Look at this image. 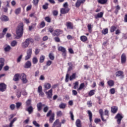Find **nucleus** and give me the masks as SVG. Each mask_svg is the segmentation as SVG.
Wrapping results in <instances>:
<instances>
[{
	"instance_id": "1",
	"label": "nucleus",
	"mask_w": 127,
	"mask_h": 127,
	"mask_svg": "<svg viewBox=\"0 0 127 127\" xmlns=\"http://www.w3.org/2000/svg\"><path fill=\"white\" fill-rule=\"evenodd\" d=\"M23 23H20L18 24L16 30V33L17 36H16V39H19L23 34Z\"/></svg>"
},
{
	"instance_id": "2",
	"label": "nucleus",
	"mask_w": 127,
	"mask_h": 127,
	"mask_svg": "<svg viewBox=\"0 0 127 127\" xmlns=\"http://www.w3.org/2000/svg\"><path fill=\"white\" fill-rule=\"evenodd\" d=\"M31 55H32V49H29L27 51V55L25 56V60L26 61L30 58H31Z\"/></svg>"
},
{
	"instance_id": "3",
	"label": "nucleus",
	"mask_w": 127,
	"mask_h": 127,
	"mask_svg": "<svg viewBox=\"0 0 127 127\" xmlns=\"http://www.w3.org/2000/svg\"><path fill=\"white\" fill-rule=\"evenodd\" d=\"M123 114L118 113L116 116L115 117V119L117 120V124L118 125H121V123L122 122V120L123 119Z\"/></svg>"
},
{
	"instance_id": "4",
	"label": "nucleus",
	"mask_w": 127,
	"mask_h": 127,
	"mask_svg": "<svg viewBox=\"0 0 127 127\" xmlns=\"http://www.w3.org/2000/svg\"><path fill=\"white\" fill-rule=\"evenodd\" d=\"M58 50L59 51H61L62 52V55L63 56H64V57H66L67 55V52L66 51V49L62 46H60L58 47Z\"/></svg>"
},
{
	"instance_id": "5",
	"label": "nucleus",
	"mask_w": 127,
	"mask_h": 127,
	"mask_svg": "<svg viewBox=\"0 0 127 127\" xmlns=\"http://www.w3.org/2000/svg\"><path fill=\"white\" fill-rule=\"evenodd\" d=\"M20 77H21V81H22L23 84H26L27 83H28V80H27V78H26V75H25V74L22 73L21 74Z\"/></svg>"
},
{
	"instance_id": "6",
	"label": "nucleus",
	"mask_w": 127,
	"mask_h": 127,
	"mask_svg": "<svg viewBox=\"0 0 127 127\" xmlns=\"http://www.w3.org/2000/svg\"><path fill=\"white\" fill-rule=\"evenodd\" d=\"M53 90H52V89H50L48 91L46 92V95H47L48 99H52V96H53Z\"/></svg>"
},
{
	"instance_id": "7",
	"label": "nucleus",
	"mask_w": 127,
	"mask_h": 127,
	"mask_svg": "<svg viewBox=\"0 0 127 127\" xmlns=\"http://www.w3.org/2000/svg\"><path fill=\"white\" fill-rule=\"evenodd\" d=\"M63 33V31L60 29H57L55 30V33H53V36H59L60 34H62Z\"/></svg>"
},
{
	"instance_id": "8",
	"label": "nucleus",
	"mask_w": 127,
	"mask_h": 127,
	"mask_svg": "<svg viewBox=\"0 0 127 127\" xmlns=\"http://www.w3.org/2000/svg\"><path fill=\"white\" fill-rule=\"evenodd\" d=\"M6 90V84L4 83H0V92H4Z\"/></svg>"
},
{
	"instance_id": "9",
	"label": "nucleus",
	"mask_w": 127,
	"mask_h": 127,
	"mask_svg": "<svg viewBox=\"0 0 127 127\" xmlns=\"http://www.w3.org/2000/svg\"><path fill=\"white\" fill-rule=\"evenodd\" d=\"M38 92L39 94V96L41 97H44V93L42 91V86L40 85L38 88Z\"/></svg>"
},
{
	"instance_id": "10",
	"label": "nucleus",
	"mask_w": 127,
	"mask_h": 127,
	"mask_svg": "<svg viewBox=\"0 0 127 127\" xmlns=\"http://www.w3.org/2000/svg\"><path fill=\"white\" fill-rule=\"evenodd\" d=\"M69 10H70L69 8H62L61 9V13L62 14H65V13L69 12Z\"/></svg>"
},
{
	"instance_id": "11",
	"label": "nucleus",
	"mask_w": 127,
	"mask_h": 127,
	"mask_svg": "<svg viewBox=\"0 0 127 127\" xmlns=\"http://www.w3.org/2000/svg\"><path fill=\"white\" fill-rule=\"evenodd\" d=\"M127 62V56H126V54L123 53L121 56V63L124 64Z\"/></svg>"
},
{
	"instance_id": "12",
	"label": "nucleus",
	"mask_w": 127,
	"mask_h": 127,
	"mask_svg": "<svg viewBox=\"0 0 127 127\" xmlns=\"http://www.w3.org/2000/svg\"><path fill=\"white\" fill-rule=\"evenodd\" d=\"M85 0H77L76 2L75 3V6L76 7H79L80 5H81V3L85 2Z\"/></svg>"
},
{
	"instance_id": "13",
	"label": "nucleus",
	"mask_w": 127,
	"mask_h": 127,
	"mask_svg": "<svg viewBox=\"0 0 127 127\" xmlns=\"http://www.w3.org/2000/svg\"><path fill=\"white\" fill-rule=\"evenodd\" d=\"M0 19L2 21H8L9 20V19L8 18V17L6 15H1L0 17Z\"/></svg>"
},
{
	"instance_id": "14",
	"label": "nucleus",
	"mask_w": 127,
	"mask_h": 127,
	"mask_svg": "<svg viewBox=\"0 0 127 127\" xmlns=\"http://www.w3.org/2000/svg\"><path fill=\"white\" fill-rule=\"evenodd\" d=\"M3 47L5 52H8L11 49L10 46L8 45H5Z\"/></svg>"
},
{
	"instance_id": "15",
	"label": "nucleus",
	"mask_w": 127,
	"mask_h": 127,
	"mask_svg": "<svg viewBox=\"0 0 127 127\" xmlns=\"http://www.w3.org/2000/svg\"><path fill=\"white\" fill-rule=\"evenodd\" d=\"M66 26L67 28H69V29H73L74 27L73 24L71 23V22H66Z\"/></svg>"
},
{
	"instance_id": "16",
	"label": "nucleus",
	"mask_w": 127,
	"mask_h": 127,
	"mask_svg": "<svg viewBox=\"0 0 127 127\" xmlns=\"http://www.w3.org/2000/svg\"><path fill=\"white\" fill-rule=\"evenodd\" d=\"M55 120V114L54 113H53L50 117V119H49L50 124H52V123L54 122Z\"/></svg>"
},
{
	"instance_id": "17",
	"label": "nucleus",
	"mask_w": 127,
	"mask_h": 127,
	"mask_svg": "<svg viewBox=\"0 0 127 127\" xmlns=\"http://www.w3.org/2000/svg\"><path fill=\"white\" fill-rule=\"evenodd\" d=\"M31 67V62L29 61L26 62L24 65V68H28Z\"/></svg>"
},
{
	"instance_id": "18",
	"label": "nucleus",
	"mask_w": 127,
	"mask_h": 127,
	"mask_svg": "<svg viewBox=\"0 0 127 127\" xmlns=\"http://www.w3.org/2000/svg\"><path fill=\"white\" fill-rule=\"evenodd\" d=\"M26 41L28 45H29L30 44H32L34 42V40L32 38H29L26 39Z\"/></svg>"
},
{
	"instance_id": "19",
	"label": "nucleus",
	"mask_w": 127,
	"mask_h": 127,
	"mask_svg": "<svg viewBox=\"0 0 127 127\" xmlns=\"http://www.w3.org/2000/svg\"><path fill=\"white\" fill-rule=\"evenodd\" d=\"M103 109L99 110V114L101 117L102 121H103V122H106V121H107V119H105V118H104V114H103Z\"/></svg>"
},
{
	"instance_id": "20",
	"label": "nucleus",
	"mask_w": 127,
	"mask_h": 127,
	"mask_svg": "<svg viewBox=\"0 0 127 127\" xmlns=\"http://www.w3.org/2000/svg\"><path fill=\"white\" fill-rule=\"evenodd\" d=\"M60 121L59 119H57L55 121V122L54 123V124H53V126L52 127H58V126H59V125H60Z\"/></svg>"
},
{
	"instance_id": "21",
	"label": "nucleus",
	"mask_w": 127,
	"mask_h": 127,
	"mask_svg": "<svg viewBox=\"0 0 127 127\" xmlns=\"http://www.w3.org/2000/svg\"><path fill=\"white\" fill-rule=\"evenodd\" d=\"M13 80V81H15V82H17V81H19V73L15 74L14 76Z\"/></svg>"
},
{
	"instance_id": "22",
	"label": "nucleus",
	"mask_w": 127,
	"mask_h": 127,
	"mask_svg": "<svg viewBox=\"0 0 127 127\" xmlns=\"http://www.w3.org/2000/svg\"><path fill=\"white\" fill-rule=\"evenodd\" d=\"M44 87L45 90L46 91L47 90H49V89L51 88V84L50 83H45L44 84Z\"/></svg>"
},
{
	"instance_id": "23",
	"label": "nucleus",
	"mask_w": 127,
	"mask_h": 127,
	"mask_svg": "<svg viewBox=\"0 0 127 127\" xmlns=\"http://www.w3.org/2000/svg\"><path fill=\"white\" fill-rule=\"evenodd\" d=\"M75 126L77 127H82V124H81V121L80 120H76L75 122Z\"/></svg>"
},
{
	"instance_id": "24",
	"label": "nucleus",
	"mask_w": 127,
	"mask_h": 127,
	"mask_svg": "<svg viewBox=\"0 0 127 127\" xmlns=\"http://www.w3.org/2000/svg\"><path fill=\"white\" fill-rule=\"evenodd\" d=\"M26 111H27V112H28L29 114L30 115V114H31L32 112H33V108H32V106H29L26 109Z\"/></svg>"
},
{
	"instance_id": "25",
	"label": "nucleus",
	"mask_w": 127,
	"mask_h": 127,
	"mask_svg": "<svg viewBox=\"0 0 127 127\" xmlns=\"http://www.w3.org/2000/svg\"><path fill=\"white\" fill-rule=\"evenodd\" d=\"M118 111V108L116 106H113L111 107V112L113 114H116Z\"/></svg>"
},
{
	"instance_id": "26",
	"label": "nucleus",
	"mask_w": 127,
	"mask_h": 127,
	"mask_svg": "<svg viewBox=\"0 0 127 127\" xmlns=\"http://www.w3.org/2000/svg\"><path fill=\"white\" fill-rule=\"evenodd\" d=\"M88 114L89 117V121H90V122L91 123V122H92V119L93 118V114H92V112L90 110L88 111Z\"/></svg>"
},
{
	"instance_id": "27",
	"label": "nucleus",
	"mask_w": 127,
	"mask_h": 127,
	"mask_svg": "<svg viewBox=\"0 0 127 127\" xmlns=\"http://www.w3.org/2000/svg\"><path fill=\"white\" fill-rule=\"evenodd\" d=\"M28 44L26 41L22 43V48H27V47H28Z\"/></svg>"
},
{
	"instance_id": "28",
	"label": "nucleus",
	"mask_w": 127,
	"mask_h": 127,
	"mask_svg": "<svg viewBox=\"0 0 127 127\" xmlns=\"http://www.w3.org/2000/svg\"><path fill=\"white\" fill-rule=\"evenodd\" d=\"M107 83L110 87H113L114 85H115V82H114L113 80H109L107 82Z\"/></svg>"
},
{
	"instance_id": "29",
	"label": "nucleus",
	"mask_w": 127,
	"mask_h": 127,
	"mask_svg": "<svg viewBox=\"0 0 127 127\" xmlns=\"http://www.w3.org/2000/svg\"><path fill=\"white\" fill-rule=\"evenodd\" d=\"M37 108L38 109V111L40 112V111L42 109V103H41V102L39 103L37 105Z\"/></svg>"
},
{
	"instance_id": "30",
	"label": "nucleus",
	"mask_w": 127,
	"mask_h": 127,
	"mask_svg": "<svg viewBox=\"0 0 127 127\" xmlns=\"http://www.w3.org/2000/svg\"><path fill=\"white\" fill-rule=\"evenodd\" d=\"M17 120V118H14L10 123L9 124V127H13V123L14 122H16V121Z\"/></svg>"
},
{
	"instance_id": "31",
	"label": "nucleus",
	"mask_w": 127,
	"mask_h": 127,
	"mask_svg": "<svg viewBox=\"0 0 127 127\" xmlns=\"http://www.w3.org/2000/svg\"><path fill=\"white\" fill-rule=\"evenodd\" d=\"M17 120V118H14L10 123L9 124V127H13V123L14 122H16V121Z\"/></svg>"
},
{
	"instance_id": "32",
	"label": "nucleus",
	"mask_w": 127,
	"mask_h": 127,
	"mask_svg": "<svg viewBox=\"0 0 127 127\" xmlns=\"http://www.w3.org/2000/svg\"><path fill=\"white\" fill-rule=\"evenodd\" d=\"M38 62V59H37V58L36 57H34L32 59V63L33 64H37Z\"/></svg>"
},
{
	"instance_id": "33",
	"label": "nucleus",
	"mask_w": 127,
	"mask_h": 127,
	"mask_svg": "<svg viewBox=\"0 0 127 127\" xmlns=\"http://www.w3.org/2000/svg\"><path fill=\"white\" fill-rule=\"evenodd\" d=\"M21 12V8L19 7L15 10V13L17 15V14H19Z\"/></svg>"
},
{
	"instance_id": "34",
	"label": "nucleus",
	"mask_w": 127,
	"mask_h": 127,
	"mask_svg": "<svg viewBox=\"0 0 127 127\" xmlns=\"http://www.w3.org/2000/svg\"><path fill=\"white\" fill-rule=\"evenodd\" d=\"M107 1H108V0H98V2L101 4H105V3H107Z\"/></svg>"
},
{
	"instance_id": "35",
	"label": "nucleus",
	"mask_w": 127,
	"mask_h": 127,
	"mask_svg": "<svg viewBox=\"0 0 127 127\" xmlns=\"http://www.w3.org/2000/svg\"><path fill=\"white\" fill-rule=\"evenodd\" d=\"M88 39V38H87L85 36H81L80 37V40L81 41H83V42H85V41H87Z\"/></svg>"
},
{
	"instance_id": "36",
	"label": "nucleus",
	"mask_w": 127,
	"mask_h": 127,
	"mask_svg": "<svg viewBox=\"0 0 127 127\" xmlns=\"http://www.w3.org/2000/svg\"><path fill=\"white\" fill-rule=\"evenodd\" d=\"M45 60V56L42 55L40 57V63H43Z\"/></svg>"
},
{
	"instance_id": "37",
	"label": "nucleus",
	"mask_w": 127,
	"mask_h": 127,
	"mask_svg": "<svg viewBox=\"0 0 127 127\" xmlns=\"http://www.w3.org/2000/svg\"><path fill=\"white\" fill-rule=\"evenodd\" d=\"M16 95L17 98H20L21 97V91L20 90H17Z\"/></svg>"
},
{
	"instance_id": "38",
	"label": "nucleus",
	"mask_w": 127,
	"mask_h": 127,
	"mask_svg": "<svg viewBox=\"0 0 127 127\" xmlns=\"http://www.w3.org/2000/svg\"><path fill=\"white\" fill-rule=\"evenodd\" d=\"M17 45V42L16 41H13L11 42V46L12 47H15Z\"/></svg>"
},
{
	"instance_id": "39",
	"label": "nucleus",
	"mask_w": 127,
	"mask_h": 127,
	"mask_svg": "<svg viewBox=\"0 0 127 127\" xmlns=\"http://www.w3.org/2000/svg\"><path fill=\"white\" fill-rule=\"evenodd\" d=\"M87 28L89 32L91 33V32H92V28H93V26H92L91 24H88L87 25Z\"/></svg>"
},
{
	"instance_id": "40",
	"label": "nucleus",
	"mask_w": 127,
	"mask_h": 127,
	"mask_svg": "<svg viewBox=\"0 0 127 127\" xmlns=\"http://www.w3.org/2000/svg\"><path fill=\"white\" fill-rule=\"evenodd\" d=\"M23 55H20L17 58V63H20L21 61V59H22Z\"/></svg>"
},
{
	"instance_id": "41",
	"label": "nucleus",
	"mask_w": 127,
	"mask_h": 127,
	"mask_svg": "<svg viewBox=\"0 0 127 127\" xmlns=\"http://www.w3.org/2000/svg\"><path fill=\"white\" fill-rule=\"evenodd\" d=\"M104 116H106V119H109V111L107 110H105L104 112V114H103Z\"/></svg>"
},
{
	"instance_id": "42",
	"label": "nucleus",
	"mask_w": 127,
	"mask_h": 127,
	"mask_svg": "<svg viewBox=\"0 0 127 127\" xmlns=\"http://www.w3.org/2000/svg\"><path fill=\"white\" fill-rule=\"evenodd\" d=\"M27 107H30L31 105V99H28L26 102Z\"/></svg>"
},
{
	"instance_id": "43",
	"label": "nucleus",
	"mask_w": 127,
	"mask_h": 127,
	"mask_svg": "<svg viewBox=\"0 0 127 127\" xmlns=\"http://www.w3.org/2000/svg\"><path fill=\"white\" fill-rule=\"evenodd\" d=\"M85 87V84L82 83L80 84L79 87L77 89V91H81Z\"/></svg>"
},
{
	"instance_id": "44",
	"label": "nucleus",
	"mask_w": 127,
	"mask_h": 127,
	"mask_svg": "<svg viewBox=\"0 0 127 127\" xmlns=\"http://www.w3.org/2000/svg\"><path fill=\"white\" fill-rule=\"evenodd\" d=\"M68 65L69 66V67L68 68V71H71L73 68V64H72L71 63H68Z\"/></svg>"
},
{
	"instance_id": "45",
	"label": "nucleus",
	"mask_w": 127,
	"mask_h": 127,
	"mask_svg": "<svg viewBox=\"0 0 127 127\" xmlns=\"http://www.w3.org/2000/svg\"><path fill=\"white\" fill-rule=\"evenodd\" d=\"M76 78V73H73L72 75L69 77L70 81Z\"/></svg>"
},
{
	"instance_id": "46",
	"label": "nucleus",
	"mask_w": 127,
	"mask_h": 127,
	"mask_svg": "<svg viewBox=\"0 0 127 127\" xmlns=\"http://www.w3.org/2000/svg\"><path fill=\"white\" fill-rule=\"evenodd\" d=\"M116 29H117V27H116L115 26H112L111 27L110 31L112 33L114 32Z\"/></svg>"
},
{
	"instance_id": "47",
	"label": "nucleus",
	"mask_w": 127,
	"mask_h": 127,
	"mask_svg": "<svg viewBox=\"0 0 127 127\" xmlns=\"http://www.w3.org/2000/svg\"><path fill=\"white\" fill-rule=\"evenodd\" d=\"M49 57L51 60H54V58H55L54 57V55H53V54L52 53L49 54Z\"/></svg>"
},
{
	"instance_id": "48",
	"label": "nucleus",
	"mask_w": 127,
	"mask_h": 127,
	"mask_svg": "<svg viewBox=\"0 0 127 127\" xmlns=\"http://www.w3.org/2000/svg\"><path fill=\"white\" fill-rule=\"evenodd\" d=\"M59 108H60V109H65V108H66V104L61 103V104L59 105Z\"/></svg>"
},
{
	"instance_id": "49",
	"label": "nucleus",
	"mask_w": 127,
	"mask_h": 127,
	"mask_svg": "<svg viewBox=\"0 0 127 127\" xmlns=\"http://www.w3.org/2000/svg\"><path fill=\"white\" fill-rule=\"evenodd\" d=\"M89 96L90 97L95 95V90H91L88 93Z\"/></svg>"
},
{
	"instance_id": "50",
	"label": "nucleus",
	"mask_w": 127,
	"mask_h": 127,
	"mask_svg": "<svg viewBox=\"0 0 127 127\" xmlns=\"http://www.w3.org/2000/svg\"><path fill=\"white\" fill-rule=\"evenodd\" d=\"M21 105H22V103H21V102H17L16 103V107L17 109H19V108L21 107Z\"/></svg>"
},
{
	"instance_id": "51",
	"label": "nucleus",
	"mask_w": 127,
	"mask_h": 127,
	"mask_svg": "<svg viewBox=\"0 0 127 127\" xmlns=\"http://www.w3.org/2000/svg\"><path fill=\"white\" fill-rule=\"evenodd\" d=\"M0 65H3L4 66V59L3 58H0Z\"/></svg>"
},
{
	"instance_id": "52",
	"label": "nucleus",
	"mask_w": 127,
	"mask_h": 127,
	"mask_svg": "<svg viewBox=\"0 0 127 127\" xmlns=\"http://www.w3.org/2000/svg\"><path fill=\"white\" fill-rule=\"evenodd\" d=\"M108 31L109 30H108V28L104 29L102 30V34L106 35L108 34Z\"/></svg>"
},
{
	"instance_id": "53",
	"label": "nucleus",
	"mask_w": 127,
	"mask_h": 127,
	"mask_svg": "<svg viewBox=\"0 0 127 127\" xmlns=\"http://www.w3.org/2000/svg\"><path fill=\"white\" fill-rule=\"evenodd\" d=\"M103 15H104V13L103 12H101L100 13H99L97 14V17L99 18H101L103 17Z\"/></svg>"
},
{
	"instance_id": "54",
	"label": "nucleus",
	"mask_w": 127,
	"mask_h": 127,
	"mask_svg": "<svg viewBox=\"0 0 127 127\" xmlns=\"http://www.w3.org/2000/svg\"><path fill=\"white\" fill-rule=\"evenodd\" d=\"M33 125L36 127H40V125L37 123V122L34 121L33 122Z\"/></svg>"
},
{
	"instance_id": "55",
	"label": "nucleus",
	"mask_w": 127,
	"mask_h": 127,
	"mask_svg": "<svg viewBox=\"0 0 127 127\" xmlns=\"http://www.w3.org/2000/svg\"><path fill=\"white\" fill-rule=\"evenodd\" d=\"M110 94H111V95H114L115 94V93H116V89H115L114 88H113L110 89Z\"/></svg>"
},
{
	"instance_id": "56",
	"label": "nucleus",
	"mask_w": 127,
	"mask_h": 127,
	"mask_svg": "<svg viewBox=\"0 0 127 127\" xmlns=\"http://www.w3.org/2000/svg\"><path fill=\"white\" fill-rule=\"evenodd\" d=\"M62 115H63V113H62V111H59L57 112V116L58 117H62Z\"/></svg>"
},
{
	"instance_id": "57",
	"label": "nucleus",
	"mask_w": 127,
	"mask_h": 127,
	"mask_svg": "<svg viewBox=\"0 0 127 127\" xmlns=\"http://www.w3.org/2000/svg\"><path fill=\"white\" fill-rule=\"evenodd\" d=\"M44 26H45V22L44 21H42L40 24V28H43V27H44Z\"/></svg>"
},
{
	"instance_id": "58",
	"label": "nucleus",
	"mask_w": 127,
	"mask_h": 127,
	"mask_svg": "<svg viewBox=\"0 0 127 127\" xmlns=\"http://www.w3.org/2000/svg\"><path fill=\"white\" fill-rule=\"evenodd\" d=\"M123 74V71H119L116 73V76H118L119 77H120V76H122Z\"/></svg>"
},
{
	"instance_id": "59",
	"label": "nucleus",
	"mask_w": 127,
	"mask_h": 127,
	"mask_svg": "<svg viewBox=\"0 0 127 127\" xmlns=\"http://www.w3.org/2000/svg\"><path fill=\"white\" fill-rule=\"evenodd\" d=\"M48 3H46L44 5H43V9H47L48 8Z\"/></svg>"
},
{
	"instance_id": "60",
	"label": "nucleus",
	"mask_w": 127,
	"mask_h": 127,
	"mask_svg": "<svg viewBox=\"0 0 127 127\" xmlns=\"http://www.w3.org/2000/svg\"><path fill=\"white\" fill-rule=\"evenodd\" d=\"M39 2V0H33V3L34 5H37Z\"/></svg>"
},
{
	"instance_id": "61",
	"label": "nucleus",
	"mask_w": 127,
	"mask_h": 127,
	"mask_svg": "<svg viewBox=\"0 0 127 127\" xmlns=\"http://www.w3.org/2000/svg\"><path fill=\"white\" fill-rule=\"evenodd\" d=\"M45 20H46L47 22H51V19L49 17H46L45 18Z\"/></svg>"
},
{
	"instance_id": "62",
	"label": "nucleus",
	"mask_w": 127,
	"mask_h": 127,
	"mask_svg": "<svg viewBox=\"0 0 127 127\" xmlns=\"http://www.w3.org/2000/svg\"><path fill=\"white\" fill-rule=\"evenodd\" d=\"M52 114H54L52 113V110H49V111L47 114V117H50V116L52 115Z\"/></svg>"
},
{
	"instance_id": "63",
	"label": "nucleus",
	"mask_w": 127,
	"mask_h": 127,
	"mask_svg": "<svg viewBox=\"0 0 127 127\" xmlns=\"http://www.w3.org/2000/svg\"><path fill=\"white\" fill-rule=\"evenodd\" d=\"M69 74L67 73L66 74V76H65V82L67 83L69 81Z\"/></svg>"
},
{
	"instance_id": "64",
	"label": "nucleus",
	"mask_w": 127,
	"mask_h": 127,
	"mask_svg": "<svg viewBox=\"0 0 127 127\" xmlns=\"http://www.w3.org/2000/svg\"><path fill=\"white\" fill-rule=\"evenodd\" d=\"M52 64V61H48L46 63L47 66H50Z\"/></svg>"
}]
</instances>
